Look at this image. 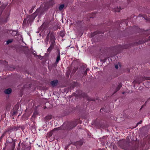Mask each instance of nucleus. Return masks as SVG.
<instances>
[{
	"mask_svg": "<svg viewBox=\"0 0 150 150\" xmlns=\"http://www.w3.org/2000/svg\"><path fill=\"white\" fill-rule=\"evenodd\" d=\"M12 41H13V40L12 39L6 41V44H8L11 43V42H12Z\"/></svg>",
	"mask_w": 150,
	"mask_h": 150,
	"instance_id": "423d86ee",
	"label": "nucleus"
},
{
	"mask_svg": "<svg viewBox=\"0 0 150 150\" xmlns=\"http://www.w3.org/2000/svg\"><path fill=\"white\" fill-rule=\"evenodd\" d=\"M55 38L53 35L51 36V43L50 46L47 49L48 51H50L53 48L55 44L54 42Z\"/></svg>",
	"mask_w": 150,
	"mask_h": 150,
	"instance_id": "f257e3e1",
	"label": "nucleus"
},
{
	"mask_svg": "<svg viewBox=\"0 0 150 150\" xmlns=\"http://www.w3.org/2000/svg\"><path fill=\"white\" fill-rule=\"evenodd\" d=\"M57 82L58 81L57 80H54L51 82V84L52 86H54L57 85Z\"/></svg>",
	"mask_w": 150,
	"mask_h": 150,
	"instance_id": "7ed1b4c3",
	"label": "nucleus"
},
{
	"mask_svg": "<svg viewBox=\"0 0 150 150\" xmlns=\"http://www.w3.org/2000/svg\"><path fill=\"white\" fill-rule=\"evenodd\" d=\"M51 116H49L47 117V119H51Z\"/></svg>",
	"mask_w": 150,
	"mask_h": 150,
	"instance_id": "9b49d317",
	"label": "nucleus"
},
{
	"mask_svg": "<svg viewBox=\"0 0 150 150\" xmlns=\"http://www.w3.org/2000/svg\"><path fill=\"white\" fill-rule=\"evenodd\" d=\"M121 86H119L117 88V91H118L119 90L120 88L121 87Z\"/></svg>",
	"mask_w": 150,
	"mask_h": 150,
	"instance_id": "1a4fd4ad",
	"label": "nucleus"
},
{
	"mask_svg": "<svg viewBox=\"0 0 150 150\" xmlns=\"http://www.w3.org/2000/svg\"><path fill=\"white\" fill-rule=\"evenodd\" d=\"M120 10L119 9H118L117 10H115V11L116 12H119L120 11Z\"/></svg>",
	"mask_w": 150,
	"mask_h": 150,
	"instance_id": "f8f14e48",
	"label": "nucleus"
},
{
	"mask_svg": "<svg viewBox=\"0 0 150 150\" xmlns=\"http://www.w3.org/2000/svg\"><path fill=\"white\" fill-rule=\"evenodd\" d=\"M85 73H86V72H85Z\"/></svg>",
	"mask_w": 150,
	"mask_h": 150,
	"instance_id": "ddd939ff",
	"label": "nucleus"
},
{
	"mask_svg": "<svg viewBox=\"0 0 150 150\" xmlns=\"http://www.w3.org/2000/svg\"><path fill=\"white\" fill-rule=\"evenodd\" d=\"M142 122V121H140L137 124V126L139 124H141Z\"/></svg>",
	"mask_w": 150,
	"mask_h": 150,
	"instance_id": "6e6552de",
	"label": "nucleus"
},
{
	"mask_svg": "<svg viewBox=\"0 0 150 150\" xmlns=\"http://www.w3.org/2000/svg\"><path fill=\"white\" fill-rule=\"evenodd\" d=\"M4 92L6 94H9L11 93V89L10 88H9L5 90Z\"/></svg>",
	"mask_w": 150,
	"mask_h": 150,
	"instance_id": "f03ea898",
	"label": "nucleus"
},
{
	"mask_svg": "<svg viewBox=\"0 0 150 150\" xmlns=\"http://www.w3.org/2000/svg\"><path fill=\"white\" fill-rule=\"evenodd\" d=\"M64 7V5L63 4H62L60 5L59 7V10H62Z\"/></svg>",
	"mask_w": 150,
	"mask_h": 150,
	"instance_id": "20e7f679",
	"label": "nucleus"
},
{
	"mask_svg": "<svg viewBox=\"0 0 150 150\" xmlns=\"http://www.w3.org/2000/svg\"><path fill=\"white\" fill-rule=\"evenodd\" d=\"M60 35L62 37H63L64 36V34L63 32H62L60 33Z\"/></svg>",
	"mask_w": 150,
	"mask_h": 150,
	"instance_id": "0eeeda50",
	"label": "nucleus"
},
{
	"mask_svg": "<svg viewBox=\"0 0 150 150\" xmlns=\"http://www.w3.org/2000/svg\"><path fill=\"white\" fill-rule=\"evenodd\" d=\"M115 68H116V69H117L118 68V65H116L115 66Z\"/></svg>",
	"mask_w": 150,
	"mask_h": 150,
	"instance_id": "9d476101",
	"label": "nucleus"
},
{
	"mask_svg": "<svg viewBox=\"0 0 150 150\" xmlns=\"http://www.w3.org/2000/svg\"><path fill=\"white\" fill-rule=\"evenodd\" d=\"M60 60V56L59 54L57 56V58L56 59V62L57 63H58L59 60Z\"/></svg>",
	"mask_w": 150,
	"mask_h": 150,
	"instance_id": "39448f33",
	"label": "nucleus"
}]
</instances>
